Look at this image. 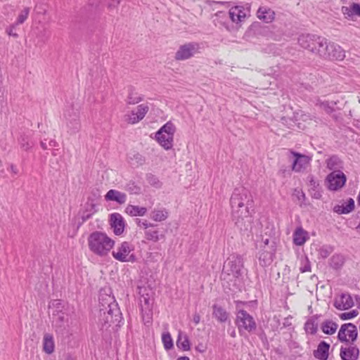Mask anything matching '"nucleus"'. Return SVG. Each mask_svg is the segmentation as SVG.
I'll list each match as a JSON object with an SVG mask.
<instances>
[{"mask_svg":"<svg viewBox=\"0 0 360 360\" xmlns=\"http://www.w3.org/2000/svg\"><path fill=\"white\" fill-rule=\"evenodd\" d=\"M230 205L235 224L241 231L247 230L252 222L250 209L252 207L253 198L251 193L244 187L235 188L230 199Z\"/></svg>","mask_w":360,"mask_h":360,"instance_id":"nucleus-1","label":"nucleus"},{"mask_svg":"<svg viewBox=\"0 0 360 360\" xmlns=\"http://www.w3.org/2000/svg\"><path fill=\"white\" fill-rule=\"evenodd\" d=\"M99 302L101 308L98 321L102 328H108L111 323L120 321L122 314L114 297L110 295H106L105 298L101 297Z\"/></svg>","mask_w":360,"mask_h":360,"instance_id":"nucleus-2","label":"nucleus"},{"mask_svg":"<svg viewBox=\"0 0 360 360\" xmlns=\"http://www.w3.org/2000/svg\"><path fill=\"white\" fill-rule=\"evenodd\" d=\"M89 250L95 255L106 256L115 245V241L105 233L94 231L88 238Z\"/></svg>","mask_w":360,"mask_h":360,"instance_id":"nucleus-3","label":"nucleus"},{"mask_svg":"<svg viewBox=\"0 0 360 360\" xmlns=\"http://www.w3.org/2000/svg\"><path fill=\"white\" fill-rule=\"evenodd\" d=\"M316 52L320 57L331 60H342L345 57V51L333 42H330L324 37L316 39Z\"/></svg>","mask_w":360,"mask_h":360,"instance_id":"nucleus-4","label":"nucleus"},{"mask_svg":"<svg viewBox=\"0 0 360 360\" xmlns=\"http://www.w3.org/2000/svg\"><path fill=\"white\" fill-rule=\"evenodd\" d=\"M244 260L243 257L238 254L231 255L224 265L222 276L224 279H229L226 276H233L236 279H239L244 273Z\"/></svg>","mask_w":360,"mask_h":360,"instance_id":"nucleus-5","label":"nucleus"},{"mask_svg":"<svg viewBox=\"0 0 360 360\" xmlns=\"http://www.w3.org/2000/svg\"><path fill=\"white\" fill-rule=\"evenodd\" d=\"M175 131L174 124L167 122L155 133V139L164 149L170 150L173 146Z\"/></svg>","mask_w":360,"mask_h":360,"instance_id":"nucleus-6","label":"nucleus"},{"mask_svg":"<svg viewBox=\"0 0 360 360\" xmlns=\"http://www.w3.org/2000/svg\"><path fill=\"white\" fill-rule=\"evenodd\" d=\"M134 246L129 242H122L112 252V257L121 262H134L136 256L134 255Z\"/></svg>","mask_w":360,"mask_h":360,"instance_id":"nucleus-7","label":"nucleus"},{"mask_svg":"<svg viewBox=\"0 0 360 360\" xmlns=\"http://www.w3.org/2000/svg\"><path fill=\"white\" fill-rule=\"evenodd\" d=\"M236 324L240 333L243 330L252 332L256 329V323L253 317L243 309L237 312Z\"/></svg>","mask_w":360,"mask_h":360,"instance_id":"nucleus-8","label":"nucleus"},{"mask_svg":"<svg viewBox=\"0 0 360 360\" xmlns=\"http://www.w3.org/2000/svg\"><path fill=\"white\" fill-rule=\"evenodd\" d=\"M347 181V176L342 172H331L327 175L325 184L330 191H337L341 189Z\"/></svg>","mask_w":360,"mask_h":360,"instance_id":"nucleus-9","label":"nucleus"},{"mask_svg":"<svg viewBox=\"0 0 360 360\" xmlns=\"http://www.w3.org/2000/svg\"><path fill=\"white\" fill-rule=\"evenodd\" d=\"M200 46L196 42H190L179 46L175 53V59L177 60H185L193 57L199 52Z\"/></svg>","mask_w":360,"mask_h":360,"instance_id":"nucleus-10","label":"nucleus"},{"mask_svg":"<svg viewBox=\"0 0 360 360\" xmlns=\"http://www.w3.org/2000/svg\"><path fill=\"white\" fill-rule=\"evenodd\" d=\"M358 335L357 328L351 323L342 324L338 331V338L341 342H347L349 340L354 341Z\"/></svg>","mask_w":360,"mask_h":360,"instance_id":"nucleus-11","label":"nucleus"},{"mask_svg":"<svg viewBox=\"0 0 360 360\" xmlns=\"http://www.w3.org/2000/svg\"><path fill=\"white\" fill-rule=\"evenodd\" d=\"M148 110L149 108L147 105L141 104L137 106L136 110H132L129 114L124 116L125 121L129 124H136L143 119Z\"/></svg>","mask_w":360,"mask_h":360,"instance_id":"nucleus-12","label":"nucleus"},{"mask_svg":"<svg viewBox=\"0 0 360 360\" xmlns=\"http://www.w3.org/2000/svg\"><path fill=\"white\" fill-rule=\"evenodd\" d=\"M290 153L295 158L292 166L293 171L300 172L305 170L309 166L311 158L304 155H301L296 152L291 151Z\"/></svg>","mask_w":360,"mask_h":360,"instance_id":"nucleus-13","label":"nucleus"},{"mask_svg":"<svg viewBox=\"0 0 360 360\" xmlns=\"http://www.w3.org/2000/svg\"><path fill=\"white\" fill-rule=\"evenodd\" d=\"M333 304L337 309L347 310L352 308L354 302L350 294L344 292L335 297Z\"/></svg>","mask_w":360,"mask_h":360,"instance_id":"nucleus-14","label":"nucleus"},{"mask_svg":"<svg viewBox=\"0 0 360 360\" xmlns=\"http://www.w3.org/2000/svg\"><path fill=\"white\" fill-rule=\"evenodd\" d=\"M248 11L243 6H236L231 8L228 12L229 18L232 22L239 25L248 17Z\"/></svg>","mask_w":360,"mask_h":360,"instance_id":"nucleus-15","label":"nucleus"},{"mask_svg":"<svg viewBox=\"0 0 360 360\" xmlns=\"http://www.w3.org/2000/svg\"><path fill=\"white\" fill-rule=\"evenodd\" d=\"M110 223L115 234L121 235L124 229L125 223L122 216L120 213H112L110 216Z\"/></svg>","mask_w":360,"mask_h":360,"instance_id":"nucleus-16","label":"nucleus"},{"mask_svg":"<svg viewBox=\"0 0 360 360\" xmlns=\"http://www.w3.org/2000/svg\"><path fill=\"white\" fill-rule=\"evenodd\" d=\"M276 245L274 242H271L269 249H262V252L259 257V260L262 266L270 264L274 259L276 253Z\"/></svg>","mask_w":360,"mask_h":360,"instance_id":"nucleus-17","label":"nucleus"},{"mask_svg":"<svg viewBox=\"0 0 360 360\" xmlns=\"http://www.w3.org/2000/svg\"><path fill=\"white\" fill-rule=\"evenodd\" d=\"M65 117L68 122V126L73 130L77 131L79 129V112L77 110H72V112L68 110L65 112Z\"/></svg>","mask_w":360,"mask_h":360,"instance_id":"nucleus-18","label":"nucleus"},{"mask_svg":"<svg viewBox=\"0 0 360 360\" xmlns=\"http://www.w3.org/2000/svg\"><path fill=\"white\" fill-rule=\"evenodd\" d=\"M257 18L266 23L271 22L275 18L274 11L267 6H260L257 12Z\"/></svg>","mask_w":360,"mask_h":360,"instance_id":"nucleus-19","label":"nucleus"},{"mask_svg":"<svg viewBox=\"0 0 360 360\" xmlns=\"http://www.w3.org/2000/svg\"><path fill=\"white\" fill-rule=\"evenodd\" d=\"M105 199L107 201H115L122 205L127 201V195L119 191L110 189L105 194Z\"/></svg>","mask_w":360,"mask_h":360,"instance_id":"nucleus-20","label":"nucleus"},{"mask_svg":"<svg viewBox=\"0 0 360 360\" xmlns=\"http://www.w3.org/2000/svg\"><path fill=\"white\" fill-rule=\"evenodd\" d=\"M326 167L332 172H342L343 162L337 155H332L326 160Z\"/></svg>","mask_w":360,"mask_h":360,"instance_id":"nucleus-21","label":"nucleus"},{"mask_svg":"<svg viewBox=\"0 0 360 360\" xmlns=\"http://www.w3.org/2000/svg\"><path fill=\"white\" fill-rule=\"evenodd\" d=\"M338 328V323L331 319H326L319 323V329L326 335L334 334Z\"/></svg>","mask_w":360,"mask_h":360,"instance_id":"nucleus-22","label":"nucleus"},{"mask_svg":"<svg viewBox=\"0 0 360 360\" xmlns=\"http://www.w3.org/2000/svg\"><path fill=\"white\" fill-rule=\"evenodd\" d=\"M359 354V349L354 346H351L348 348L342 347L340 349V356L342 360H356Z\"/></svg>","mask_w":360,"mask_h":360,"instance_id":"nucleus-23","label":"nucleus"},{"mask_svg":"<svg viewBox=\"0 0 360 360\" xmlns=\"http://www.w3.org/2000/svg\"><path fill=\"white\" fill-rule=\"evenodd\" d=\"M144 234L146 239L153 242H158L165 238V233L160 232V231L156 227L148 229L144 231Z\"/></svg>","mask_w":360,"mask_h":360,"instance_id":"nucleus-24","label":"nucleus"},{"mask_svg":"<svg viewBox=\"0 0 360 360\" xmlns=\"http://www.w3.org/2000/svg\"><path fill=\"white\" fill-rule=\"evenodd\" d=\"M342 13L346 18L360 17V4L352 3L349 6H342Z\"/></svg>","mask_w":360,"mask_h":360,"instance_id":"nucleus-25","label":"nucleus"},{"mask_svg":"<svg viewBox=\"0 0 360 360\" xmlns=\"http://www.w3.org/2000/svg\"><path fill=\"white\" fill-rule=\"evenodd\" d=\"M55 350V342L53 337L49 333H46L43 338V351L47 354H51Z\"/></svg>","mask_w":360,"mask_h":360,"instance_id":"nucleus-26","label":"nucleus"},{"mask_svg":"<svg viewBox=\"0 0 360 360\" xmlns=\"http://www.w3.org/2000/svg\"><path fill=\"white\" fill-rule=\"evenodd\" d=\"M330 344L325 341H321L316 348V359L320 360H327L329 355Z\"/></svg>","mask_w":360,"mask_h":360,"instance_id":"nucleus-27","label":"nucleus"},{"mask_svg":"<svg viewBox=\"0 0 360 360\" xmlns=\"http://www.w3.org/2000/svg\"><path fill=\"white\" fill-rule=\"evenodd\" d=\"M354 208V201L352 198H349L345 204L341 205H335L334 207V212L338 214H348L351 212Z\"/></svg>","mask_w":360,"mask_h":360,"instance_id":"nucleus-28","label":"nucleus"},{"mask_svg":"<svg viewBox=\"0 0 360 360\" xmlns=\"http://www.w3.org/2000/svg\"><path fill=\"white\" fill-rule=\"evenodd\" d=\"M125 212L131 217H142L146 214L147 209L144 207L128 205L125 208Z\"/></svg>","mask_w":360,"mask_h":360,"instance_id":"nucleus-29","label":"nucleus"},{"mask_svg":"<svg viewBox=\"0 0 360 360\" xmlns=\"http://www.w3.org/2000/svg\"><path fill=\"white\" fill-rule=\"evenodd\" d=\"M212 308V314L215 319H217L221 323L226 321L229 318V314L224 308L217 304H214Z\"/></svg>","mask_w":360,"mask_h":360,"instance_id":"nucleus-30","label":"nucleus"},{"mask_svg":"<svg viewBox=\"0 0 360 360\" xmlns=\"http://www.w3.org/2000/svg\"><path fill=\"white\" fill-rule=\"evenodd\" d=\"M307 233L302 228H297L293 233V242L297 245H303L307 240Z\"/></svg>","mask_w":360,"mask_h":360,"instance_id":"nucleus-31","label":"nucleus"},{"mask_svg":"<svg viewBox=\"0 0 360 360\" xmlns=\"http://www.w3.org/2000/svg\"><path fill=\"white\" fill-rule=\"evenodd\" d=\"M299 44L305 49H309L311 51H314V41L311 37L309 34H302L298 38Z\"/></svg>","mask_w":360,"mask_h":360,"instance_id":"nucleus-32","label":"nucleus"},{"mask_svg":"<svg viewBox=\"0 0 360 360\" xmlns=\"http://www.w3.org/2000/svg\"><path fill=\"white\" fill-rule=\"evenodd\" d=\"M176 345L184 351H188L191 348L188 336L186 335H184L181 331L179 333Z\"/></svg>","mask_w":360,"mask_h":360,"instance_id":"nucleus-33","label":"nucleus"},{"mask_svg":"<svg viewBox=\"0 0 360 360\" xmlns=\"http://www.w3.org/2000/svg\"><path fill=\"white\" fill-rule=\"evenodd\" d=\"M168 217V212L165 209L154 210L150 213V218L155 221H162Z\"/></svg>","mask_w":360,"mask_h":360,"instance_id":"nucleus-34","label":"nucleus"},{"mask_svg":"<svg viewBox=\"0 0 360 360\" xmlns=\"http://www.w3.org/2000/svg\"><path fill=\"white\" fill-rule=\"evenodd\" d=\"M344 257L342 255H334L330 258V266L334 269H339L344 264Z\"/></svg>","mask_w":360,"mask_h":360,"instance_id":"nucleus-35","label":"nucleus"},{"mask_svg":"<svg viewBox=\"0 0 360 360\" xmlns=\"http://www.w3.org/2000/svg\"><path fill=\"white\" fill-rule=\"evenodd\" d=\"M162 341L166 350H169L173 347V340L169 333H164L162 335Z\"/></svg>","mask_w":360,"mask_h":360,"instance_id":"nucleus-36","label":"nucleus"},{"mask_svg":"<svg viewBox=\"0 0 360 360\" xmlns=\"http://www.w3.org/2000/svg\"><path fill=\"white\" fill-rule=\"evenodd\" d=\"M19 143L20 148L25 151H27L34 146V143L27 136H21Z\"/></svg>","mask_w":360,"mask_h":360,"instance_id":"nucleus-37","label":"nucleus"},{"mask_svg":"<svg viewBox=\"0 0 360 360\" xmlns=\"http://www.w3.org/2000/svg\"><path fill=\"white\" fill-rule=\"evenodd\" d=\"M136 224L140 229H143L144 231L150 228L157 227V225L150 223L147 220H143L141 219H136Z\"/></svg>","mask_w":360,"mask_h":360,"instance_id":"nucleus-38","label":"nucleus"},{"mask_svg":"<svg viewBox=\"0 0 360 360\" xmlns=\"http://www.w3.org/2000/svg\"><path fill=\"white\" fill-rule=\"evenodd\" d=\"M30 8L25 7L23 8L22 11L20 13V14L18 16L15 25H20L22 24L27 18L28 15L30 13Z\"/></svg>","mask_w":360,"mask_h":360,"instance_id":"nucleus-39","label":"nucleus"},{"mask_svg":"<svg viewBox=\"0 0 360 360\" xmlns=\"http://www.w3.org/2000/svg\"><path fill=\"white\" fill-rule=\"evenodd\" d=\"M304 330L307 334L314 335L315 333V323L314 317L307 320L304 325Z\"/></svg>","mask_w":360,"mask_h":360,"instance_id":"nucleus-40","label":"nucleus"},{"mask_svg":"<svg viewBox=\"0 0 360 360\" xmlns=\"http://www.w3.org/2000/svg\"><path fill=\"white\" fill-rule=\"evenodd\" d=\"M142 98L137 95L134 91H130L127 96V102L128 104H136L140 102Z\"/></svg>","mask_w":360,"mask_h":360,"instance_id":"nucleus-41","label":"nucleus"},{"mask_svg":"<svg viewBox=\"0 0 360 360\" xmlns=\"http://www.w3.org/2000/svg\"><path fill=\"white\" fill-rule=\"evenodd\" d=\"M216 19L219 23L226 25V20L229 18L228 13L219 11L215 14Z\"/></svg>","mask_w":360,"mask_h":360,"instance_id":"nucleus-42","label":"nucleus"},{"mask_svg":"<svg viewBox=\"0 0 360 360\" xmlns=\"http://www.w3.org/2000/svg\"><path fill=\"white\" fill-rule=\"evenodd\" d=\"M147 181L150 185L155 188H160L161 186V182L159 179L153 174L148 175Z\"/></svg>","mask_w":360,"mask_h":360,"instance_id":"nucleus-43","label":"nucleus"},{"mask_svg":"<svg viewBox=\"0 0 360 360\" xmlns=\"http://www.w3.org/2000/svg\"><path fill=\"white\" fill-rule=\"evenodd\" d=\"M125 190L130 194H139L141 192V188L135 185L134 183L127 184Z\"/></svg>","mask_w":360,"mask_h":360,"instance_id":"nucleus-44","label":"nucleus"},{"mask_svg":"<svg viewBox=\"0 0 360 360\" xmlns=\"http://www.w3.org/2000/svg\"><path fill=\"white\" fill-rule=\"evenodd\" d=\"M333 248L330 245H324L319 250L320 257L322 258L327 257L332 252Z\"/></svg>","mask_w":360,"mask_h":360,"instance_id":"nucleus-45","label":"nucleus"},{"mask_svg":"<svg viewBox=\"0 0 360 360\" xmlns=\"http://www.w3.org/2000/svg\"><path fill=\"white\" fill-rule=\"evenodd\" d=\"M358 314H359V313L356 310H352V311H350L348 312L342 313L340 315V318L342 320H348V319H351L352 318L356 317Z\"/></svg>","mask_w":360,"mask_h":360,"instance_id":"nucleus-46","label":"nucleus"},{"mask_svg":"<svg viewBox=\"0 0 360 360\" xmlns=\"http://www.w3.org/2000/svg\"><path fill=\"white\" fill-rule=\"evenodd\" d=\"M18 25H15V23L11 25L9 27H8L6 29V33L9 35V36H12L13 37H18V34L15 33L14 32V30L15 29V27L17 26Z\"/></svg>","mask_w":360,"mask_h":360,"instance_id":"nucleus-47","label":"nucleus"},{"mask_svg":"<svg viewBox=\"0 0 360 360\" xmlns=\"http://www.w3.org/2000/svg\"><path fill=\"white\" fill-rule=\"evenodd\" d=\"M300 271L302 272H307L311 271V266L308 263V261H307L306 264L304 266L300 267Z\"/></svg>","mask_w":360,"mask_h":360,"instance_id":"nucleus-48","label":"nucleus"},{"mask_svg":"<svg viewBox=\"0 0 360 360\" xmlns=\"http://www.w3.org/2000/svg\"><path fill=\"white\" fill-rule=\"evenodd\" d=\"M120 0H111L108 4L109 8H115L120 4Z\"/></svg>","mask_w":360,"mask_h":360,"instance_id":"nucleus-49","label":"nucleus"},{"mask_svg":"<svg viewBox=\"0 0 360 360\" xmlns=\"http://www.w3.org/2000/svg\"><path fill=\"white\" fill-rule=\"evenodd\" d=\"M193 321L195 325H198L200 321V316L198 314L195 313L193 315Z\"/></svg>","mask_w":360,"mask_h":360,"instance_id":"nucleus-50","label":"nucleus"},{"mask_svg":"<svg viewBox=\"0 0 360 360\" xmlns=\"http://www.w3.org/2000/svg\"><path fill=\"white\" fill-rule=\"evenodd\" d=\"M46 139H44V140H41V143H40V145H41V147L44 149V150H48L49 149V143H46Z\"/></svg>","mask_w":360,"mask_h":360,"instance_id":"nucleus-51","label":"nucleus"},{"mask_svg":"<svg viewBox=\"0 0 360 360\" xmlns=\"http://www.w3.org/2000/svg\"><path fill=\"white\" fill-rule=\"evenodd\" d=\"M264 245L261 246L262 249H269L271 247V245H269V239H265L263 241Z\"/></svg>","mask_w":360,"mask_h":360,"instance_id":"nucleus-52","label":"nucleus"},{"mask_svg":"<svg viewBox=\"0 0 360 360\" xmlns=\"http://www.w3.org/2000/svg\"><path fill=\"white\" fill-rule=\"evenodd\" d=\"M48 146H49V149L50 148L56 147L58 146V143L54 139H51L49 141Z\"/></svg>","mask_w":360,"mask_h":360,"instance_id":"nucleus-53","label":"nucleus"},{"mask_svg":"<svg viewBox=\"0 0 360 360\" xmlns=\"http://www.w3.org/2000/svg\"><path fill=\"white\" fill-rule=\"evenodd\" d=\"M60 322H63L65 319V316L63 314H58V316L56 318Z\"/></svg>","mask_w":360,"mask_h":360,"instance_id":"nucleus-54","label":"nucleus"},{"mask_svg":"<svg viewBox=\"0 0 360 360\" xmlns=\"http://www.w3.org/2000/svg\"><path fill=\"white\" fill-rule=\"evenodd\" d=\"M11 171L14 174L18 173V169L13 165H11Z\"/></svg>","mask_w":360,"mask_h":360,"instance_id":"nucleus-55","label":"nucleus"},{"mask_svg":"<svg viewBox=\"0 0 360 360\" xmlns=\"http://www.w3.org/2000/svg\"><path fill=\"white\" fill-rule=\"evenodd\" d=\"M213 4H227L228 2H224V1H212Z\"/></svg>","mask_w":360,"mask_h":360,"instance_id":"nucleus-56","label":"nucleus"},{"mask_svg":"<svg viewBox=\"0 0 360 360\" xmlns=\"http://www.w3.org/2000/svg\"><path fill=\"white\" fill-rule=\"evenodd\" d=\"M356 305L359 308H360V297H356Z\"/></svg>","mask_w":360,"mask_h":360,"instance_id":"nucleus-57","label":"nucleus"},{"mask_svg":"<svg viewBox=\"0 0 360 360\" xmlns=\"http://www.w3.org/2000/svg\"><path fill=\"white\" fill-rule=\"evenodd\" d=\"M176 360H190V359L187 356H181L179 357Z\"/></svg>","mask_w":360,"mask_h":360,"instance_id":"nucleus-58","label":"nucleus"},{"mask_svg":"<svg viewBox=\"0 0 360 360\" xmlns=\"http://www.w3.org/2000/svg\"><path fill=\"white\" fill-rule=\"evenodd\" d=\"M196 349H197L200 352H201V353H202V352H204V351H205L203 349H201V347H198Z\"/></svg>","mask_w":360,"mask_h":360,"instance_id":"nucleus-59","label":"nucleus"},{"mask_svg":"<svg viewBox=\"0 0 360 360\" xmlns=\"http://www.w3.org/2000/svg\"><path fill=\"white\" fill-rule=\"evenodd\" d=\"M143 299H144L145 303L148 304V300L146 297H143Z\"/></svg>","mask_w":360,"mask_h":360,"instance_id":"nucleus-60","label":"nucleus"},{"mask_svg":"<svg viewBox=\"0 0 360 360\" xmlns=\"http://www.w3.org/2000/svg\"><path fill=\"white\" fill-rule=\"evenodd\" d=\"M65 360H75L72 357H68Z\"/></svg>","mask_w":360,"mask_h":360,"instance_id":"nucleus-61","label":"nucleus"},{"mask_svg":"<svg viewBox=\"0 0 360 360\" xmlns=\"http://www.w3.org/2000/svg\"><path fill=\"white\" fill-rule=\"evenodd\" d=\"M235 335H236V333H235V331H233V332L231 333V336H232V337H235Z\"/></svg>","mask_w":360,"mask_h":360,"instance_id":"nucleus-62","label":"nucleus"},{"mask_svg":"<svg viewBox=\"0 0 360 360\" xmlns=\"http://www.w3.org/2000/svg\"><path fill=\"white\" fill-rule=\"evenodd\" d=\"M356 229H358V230H359V231H360V223H359V224L357 226Z\"/></svg>","mask_w":360,"mask_h":360,"instance_id":"nucleus-63","label":"nucleus"},{"mask_svg":"<svg viewBox=\"0 0 360 360\" xmlns=\"http://www.w3.org/2000/svg\"><path fill=\"white\" fill-rule=\"evenodd\" d=\"M309 310L312 309V307H311V305H310V306L309 307Z\"/></svg>","mask_w":360,"mask_h":360,"instance_id":"nucleus-64","label":"nucleus"}]
</instances>
